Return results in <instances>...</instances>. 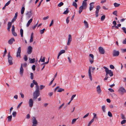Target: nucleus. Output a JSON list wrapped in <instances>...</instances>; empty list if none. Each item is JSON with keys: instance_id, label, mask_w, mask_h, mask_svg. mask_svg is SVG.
<instances>
[{"instance_id": "57", "label": "nucleus", "mask_w": 126, "mask_h": 126, "mask_svg": "<svg viewBox=\"0 0 126 126\" xmlns=\"http://www.w3.org/2000/svg\"><path fill=\"white\" fill-rule=\"evenodd\" d=\"M122 30L124 31V32L126 34V28L124 27H123L122 28Z\"/></svg>"}, {"instance_id": "31", "label": "nucleus", "mask_w": 126, "mask_h": 126, "mask_svg": "<svg viewBox=\"0 0 126 126\" xmlns=\"http://www.w3.org/2000/svg\"><path fill=\"white\" fill-rule=\"evenodd\" d=\"M93 114L94 115V117H93L92 119L93 120H94V121L95 118H97V117H96V114H95L94 113H93Z\"/></svg>"}, {"instance_id": "43", "label": "nucleus", "mask_w": 126, "mask_h": 126, "mask_svg": "<svg viewBox=\"0 0 126 126\" xmlns=\"http://www.w3.org/2000/svg\"><path fill=\"white\" fill-rule=\"evenodd\" d=\"M113 24L114 25V26H112V28H113L114 27V26L116 25V22L115 21H114L113 22Z\"/></svg>"}, {"instance_id": "13", "label": "nucleus", "mask_w": 126, "mask_h": 126, "mask_svg": "<svg viewBox=\"0 0 126 126\" xmlns=\"http://www.w3.org/2000/svg\"><path fill=\"white\" fill-rule=\"evenodd\" d=\"M119 54V52L118 51H116L114 50L113 51V56L116 57L118 56Z\"/></svg>"}, {"instance_id": "41", "label": "nucleus", "mask_w": 126, "mask_h": 126, "mask_svg": "<svg viewBox=\"0 0 126 126\" xmlns=\"http://www.w3.org/2000/svg\"><path fill=\"white\" fill-rule=\"evenodd\" d=\"M94 121L92 119L89 122L88 124V126H90L91 125V124Z\"/></svg>"}, {"instance_id": "59", "label": "nucleus", "mask_w": 126, "mask_h": 126, "mask_svg": "<svg viewBox=\"0 0 126 126\" xmlns=\"http://www.w3.org/2000/svg\"><path fill=\"white\" fill-rule=\"evenodd\" d=\"M117 11H114L113 13V14L114 15H115L116 16H117Z\"/></svg>"}, {"instance_id": "8", "label": "nucleus", "mask_w": 126, "mask_h": 126, "mask_svg": "<svg viewBox=\"0 0 126 126\" xmlns=\"http://www.w3.org/2000/svg\"><path fill=\"white\" fill-rule=\"evenodd\" d=\"M89 61L91 64L92 63L94 62V56L93 54H90L89 55Z\"/></svg>"}, {"instance_id": "30", "label": "nucleus", "mask_w": 126, "mask_h": 126, "mask_svg": "<svg viewBox=\"0 0 126 126\" xmlns=\"http://www.w3.org/2000/svg\"><path fill=\"white\" fill-rule=\"evenodd\" d=\"M69 12V11L68 9L67 8L66 10L63 13V14H67Z\"/></svg>"}, {"instance_id": "47", "label": "nucleus", "mask_w": 126, "mask_h": 126, "mask_svg": "<svg viewBox=\"0 0 126 126\" xmlns=\"http://www.w3.org/2000/svg\"><path fill=\"white\" fill-rule=\"evenodd\" d=\"M22 103L23 102H21L18 105L17 107V109H18L20 108V106H21Z\"/></svg>"}, {"instance_id": "35", "label": "nucleus", "mask_w": 126, "mask_h": 126, "mask_svg": "<svg viewBox=\"0 0 126 126\" xmlns=\"http://www.w3.org/2000/svg\"><path fill=\"white\" fill-rule=\"evenodd\" d=\"M105 18V15H103L101 16V21H103L104 20Z\"/></svg>"}, {"instance_id": "14", "label": "nucleus", "mask_w": 126, "mask_h": 126, "mask_svg": "<svg viewBox=\"0 0 126 126\" xmlns=\"http://www.w3.org/2000/svg\"><path fill=\"white\" fill-rule=\"evenodd\" d=\"M99 51L100 53L102 54H104L105 52L104 48L101 47H100L99 48Z\"/></svg>"}, {"instance_id": "37", "label": "nucleus", "mask_w": 126, "mask_h": 126, "mask_svg": "<svg viewBox=\"0 0 126 126\" xmlns=\"http://www.w3.org/2000/svg\"><path fill=\"white\" fill-rule=\"evenodd\" d=\"M108 115L110 117H112V114L111 112L110 111H109L108 112Z\"/></svg>"}, {"instance_id": "48", "label": "nucleus", "mask_w": 126, "mask_h": 126, "mask_svg": "<svg viewBox=\"0 0 126 126\" xmlns=\"http://www.w3.org/2000/svg\"><path fill=\"white\" fill-rule=\"evenodd\" d=\"M45 87V86L44 85H41L40 86V89L41 90H42Z\"/></svg>"}, {"instance_id": "55", "label": "nucleus", "mask_w": 126, "mask_h": 126, "mask_svg": "<svg viewBox=\"0 0 126 126\" xmlns=\"http://www.w3.org/2000/svg\"><path fill=\"white\" fill-rule=\"evenodd\" d=\"M73 119L72 122V124H73L76 121V120L78 119Z\"/></svg>"}, {"instance_id": "15", "label": "nucleus", "mask_w": 126, "mask_h": 126, "mask_svg": "<svg viewBox=\"0 0 126 126\" xmlns=\"http://www.w3.org/2000/svg\"><path fill=\"white\" fill-rule=\"evenodd\" d=\"M24 71V69L23 67V64L21 63L20 70V74L21 76H22Z\"/></svg>"}, {"instance_id": "27", "label": "nucleus", "mask_w": 126, "mask_h": 126, "mask_svg": "<svg viewBox=\"0 0 126 126\" xmlns=\"http://www.w3.org/2000/svg\"><path fill=\"white\" fill-rule=\"evenodd\" d=\"M42 57V56H41V58L40 59V60L38 61V62H40V61H41L42 62H44L45 61V57H44L43 59H42L41 58Z\"/></svg>"}, {"instance_id": "11", "label": "nucleus", "mask_w": 126, "mask_h": 126, "mask_svg": "<svg viewBox=\"0 0 126 126\" xmlns=\"http://www.w3.org/2000/svg\"><path fill=\"white\" fill-rule=\"evenodd\" d=\"M96 91L98 94H100L102 92L100 86V85H98L96 88Z\"/></svg>"}, {"instance_id": "26", "label": "nucleus", "mask_w": 126, "mask_h": 126, "mask_svg": "<svg viewBox=\"0 0 126 126\" xmlns=\"http://www.w3.org/2000/svg\"><path fill=\"white\" fill-rule=\"evenodd\" d=\"M11 1V0L8 1L6 3L4 6L3 7V8H5L6 6H8L10 3Z\"/></svg>"}, {"instance_id": "22", "label": "nucleus", "mask_w": 126, "mask_h": 126, "mask_svg": "<svg viewBox=\"0 0 126 126\" xmlns=\"http://www.w3.org/2000/svg\"><path fill=\"white\" fill-rule=\"evenodd\" d=\"M99 8H96V10L95 11V16L96 17H97L98 16V12H99Z\"/></svg>"}, {"instance_id": "46", "label": "nucleus", "mask_w": 126, "mask_h": 126, "mask_svg": "<svg viewBox=\"0 0 126 126\" xmlns=\"http://www.w3.org/2000/svg\"><path fill=\"white\" fill-rule=\"evenodd\" d=\"M31 79H33V75L32 73H31Z\"/></svg>"}, {"instance_id": "39", "label": "nucleus", "mask_w": 126, "mask_h": 126, "mask_svg": "<svg viewBox=\"0 0 126 126\" xmlns=\"http://www.w3.org/2000/svg\"><path fill=\"white\" fill-rule=\"evenodd\" d=\"M114 5L115 7H117L120 5V4L115 3L114 4Z\"/></svg>"}, {"instance_id": "3", "label": "nucleus", "mask_w": 126, "mask_h": 126, "mask_svg": "<svg viewBox=\"0 0 126 126\" xmlns=\"http://www.w3.org/2000/svg\"><path fill=\"white\" fill-rule=\"evenodd\" d=\"M40 95V92L34 91L33 94V99L34 100L37 98L38 96Z\"/></svg>"}, {"instance_id": "28", "label": "nucleus", "mask_w": 126, "mask_h": 126, "mask_svg": "<svg viewBox=\"0 0 126 126\" xmlns=\"http://www.w3.org/2000/svg\"><path fill=\"white\" fill-rule=\"evenodd\" d=\"M65 52V51L64 50H62L60 51L59 54L60 55L63 53H64Z\"/></svg>"}, {"instance_id": "17", "label": "nucleus", "mask_w": 126, "mask_h": 126, "mask_svg": "<svg viewBox=\"0 0 126 126\" xmlns=\"http://www.w3.org/2000/svg\"><path fill=\"white\" fill-rule=\"evenodd\" d=\"M26 15H27V17L29 18L32 16V14L31 11L28 12L26 14Z\"/></svg>"}, {"instance_id": "24", "label": "nucleus", "mask_w": 126, "mask_h": 126, "mask_svg": "<svg viewBox=\"0 0 126 126\" xmlns=\"http://www.w3.org/2000/svg\"><path fill=\"white\" fill-rule=\"evenodd\" d=\"M102 110L104 112H106V107L105 105L103 106L102 107Z\"/></svg>"}, {"instance_id": "63", "label": "nucleus", "mask_w": 126, "mask_h": 126, "mask_svg": "<svg viewBox=\"0 0 126 126\" xmlns=\"http://www.w3.org/2000/svg\"><path fill=\"white\" fill-rule=\"evenodd\" d=\"M16 18H17L14 17V18L12 19V20L11 21V22L12 23H13V22H14V21H15V20H16Z\"/></svg>"}, {"instance_id": "32", "label": "nucleus", "mask_w": 126, "mask_h": 126, "mask_svg": "<svg viewBox=\"0 0 126 126\" xmlns=\"http://www.w3.org/2000/svg\"><path fill=\"white\" fill-rule=\"evenodd\" d=\"M12 23L11 22H9L8 23L7 26L8 27H11L12 26Z\"/></svg>"}, {"instance_id": "16", "label": "nucleus", "mask_w": 126, "mask_h": 126, "mask_svg": "<svg viewBox=\"0 0 126 126\" xmlns=\"http://www.w3.org/2000/svg\"><path fill=\"white\" fill-rule=\"evenodd\" d=\"M87 4L86 2L83 1L82 5L79 8H85L87 7Z\"/></svg>"}, {"instance_id": "62", "label": "nucleus", "mask_w": 126, "mask_h": 126, "mask_svg": "<svg viewBox=\"0 0 126 126\" xmlns=\"http://www.w3.org/2000/svg\"><path fill=\"white\" fill-rule=\"evenodd\" d=\"M69 17H68L66 19V22L67 24H68L69 23Z\"/></svg>"}, {"instance_id": "36", "label": "nucleus", "mask_w": 126, "mask_h": 126, "mask_svg": "<svg viewBox=\"0 0 126 126\" xmlns=\"http://www.w3.org/2000/svg\"><path fill=\"white\" fill-rule=\"evenodd\" d=\"M64 89L61 88H60L58 90L57 92H61L63 91H64Z\"/></svg>"}, {"instance_id": "51", "label": "nucleus", "mask_w": 126, "mask_h": 126, "mask_svg": "<svg viewBox=\"0 0 126 126\" xmlns=\"http://www.w3.org/2000/svg\"><path fill=\"white\" fill-rule=\"evenodd\" d=\"M38 22L37 23L36 25H35L34 26H32V28L33 29H34L37 26L38 24Z\"/></svg>"}, {"instance_id": "29", "label": "nucleus", "mask_w": 126, "mask_h": 126, "mask_svg": "<svg viewBox=\"0 0 126 126\" xmlns=\"http://www.w3.org/2000/svg\"><path fill=\"white\" fill-rule=\"evenodd\" d=\"M94 3V2L91 3L90 4V7L89 8H93Z\"/></svg>"}, {"instance_id": "44", "label": "nucleus", "mask_w": 126, "mask_h": 126, "mask_svg": "<svg viewBox=\"0 0 126 126\" xmlns=\"http://www.w3.org/2000/svg\"><path fill=\"white\" fill-rule=\"evenodd\" d=\"M126 122V120H123L121 122V124L122 125H123L124 124H125Z\"/></svg>"}, {"instance_id": "6", "label": "nucleus", "mask_w": 126, "mask_h": 126, "mask_svg": "<svg viewBox=\"0 0 126 126\" xmlns=\"http://www.w3.org/2000/svg\"><path fill=\"white\" fill-rule=\"evenodd\" d=\"M32 121L33 124L32 126H36L38 122L36 118L34 117H33L32 119Z\"/></svg>"}, {"instance_id": "52", "label": "nucleus", "mask_w": 126, "mask_h": 126, "mask_svg": "<svg viewBox=\"0 0 126 126\" xmlns=\"http://www.w3.org/2000/svg\"><path fill=\"white\" fill-rule=\"evenodd\" d=\"M64 103H63V104L59 107L58 109H60L64 105Z\"/></svg>"}, {"instance_id": "2", "label": "nucleus", "mask_w": 126, "mask_h": 126, "mask_svg": "<svg viewBox=\"0 0 126 126\" xmlns=\"http://www.w3.org/2000/svg\"><path fill=\"white\" fill-rule=\"evenodd\" d=\"M91 68L92 69V72L93 73H94V71L95 70V68L94 67H92L89 66V68L88 70V75L89 76V78L90 80L91 81L92 80V77L91 75Z\"/></svg>"}, {"instance_id": "18", "label": "nucleus", "mask_w": 126, "mask_h": 126, "mask_svg": "<svg viewBox=\"0 0 126 126\" xmlns=\"http://www.w3.org/2000/svg\"><path fill=\"white\" fill-rule=\"evenodd\" d=\"M15 41V39L14 38H12L8 41V43L9 44L11 45L13 43V42Z\"/></svg>"}, {"instance_id": "45", "label": "nucleus", "mask_w": 126, "mask_h": 126, "mask_svg": "<svg viewBox=\"0 0 126 126\" xmlns=\"http://www.w3.org/2000/svg\"><path fill=\"white\" fill-rule=\"evenodd\" d=\"M33 83L35 85H37L38 84V83L35 80H33L32 81Z\"/></svg>"}, {"instance_id": "33", "label": "nucleus", "mask_w": 126, "mask_h": 126, "mask_svg": "<svg viewBox=\"0 0 126 126\" xmlns=\"http://www.w3.org/2000/svg\"><path fill=\"white\" fill-rule=\"evenodd\" d=\"M20 31L21 37H22L23 36V30L22 29H21Z\"/></svg>"}, {"instance_id": "5", "label": "nucleus", "mask_w": 126, "mask_h": 126, "mask_svg": "<svg viewBox=\"0 0 126 126\" xmlns=\"http://www.w3.org/2000/svg\"><path fill=\"white\" fill-rule=\"evenodd\" d=\"M118 91L122 94H123L124 93H126V91L124 88L123 87H120Z\"/></svg>"}, {"instance_id": "7", "label": "nucleus", "mask_w": 126, "mask_h": 126, "mask_svg": "<svg viewBox=\"0 0 126 126\" xmlns=\"http://www.w3.org/2000/svg\"><path fill=\"white\" fill-rule=\"evenodd\" d=\"M33 101L32 99L30 98L29 99L28 101V103L30 107L31 108L33 106Z\"/></svg>"}, {"instance_id": "34", "label": "nucleus", "mask_w": 126, "mask_h": 126, "mask_svg": "<svg viewBox=\"0 0 126 126\" xmlns=\"http://www.w3.org/2000/svg\"><path fill=\"white\" fill-rule=\"evenodd\" d=\"M72 5L76 8H77V5L76 3L74 2L72 4Z\"/></svg>"}, {"instance_id": "53", "label": "nucleus", "mask_w": 126, "mask_h": 126, "mask_svg": "<svg viewBox=\"0 0 126 126\" xmlns=\"http://www.w3.org/2000/svg\"><path fill=\"white\" fill-rule=\"evenodd\" d=\"M25 8H22L21 10V13L22 14L24 13Z\"/></svg>"}, {"instance_id": "9", "label": "nucleus", "mask_w": 126, "mask_h": 126, "mask_svg": "<svg viewBox=\"0 0 126 126\" xmlns=\"http://www.w3.org/2000/svg\"><path fill=\"white\" fill-rule=\"evenodd\" d=\"M32 48L31 46H29L28 47L27 52L28 54H31L32 52Z\"/></svg>"}, {"instance_id": "38", "label": "nucleus", "mask_w": 126, "mask_h": 126, "mask_svg": "<svg viewBox=\"0 0 126 126\" xmlns=\"http://www.w3.org/2000/svg\"><path fill=\"white\" fill-rule=\"evenodd\" d=\"M63 4V3L62 2H60L58 5V6L59 7H61Z\"/></svg>"}, {"instance_id": "58", "label": "nucleus", "mask_w": 126, "mask_h": 126, "mask_svg": "<svg viewBox=\"0 0 126 126\" xmlns=\"http://www.w3.org/2000/svg\"><path fill=\"white\" fill-rule=\"evenodd\" d=\"M24 60L25 61H26L28 59L26 55H25L24 57Z\"/></svg>"}, {"instance_id": "54", "label": "nucleus", "mask_w": 126, "mask_h": 126, "mask_svg": "<svg viewBox=\"0 0 126 126\" xmlns=\"http://www.w3.org/2000/svg\"><path fill=\"white\" fill-rule=\"evenodd\" d=\"M33 37H31V38L30 40V42L31 43L33 41Z\"/></svg>"}, {"instance_id": "60", "label": "nucleus", "mask_w": 126, "mask_h": 126, "mask_svg": "<svg viewBox=\"0 0 126 126\" xmlns=\"http://www.w3.org/2000/svg\"><path fill=\"white\" fill-rule=\"evenodd\" d=\"M83 8H79V14H80L81 12L83 10Z\"/></svg>"}, {"instance_id": "25", "label": "nucleus", "mask_w": 126, "mask_h": 126, "mask_svg": "<svg viewBox=\"0 0 126 126\" xmlns=\"http://www.w3.org/2000/svg\"><path fill=\"white\" fill-rule=\"evenodd\" d=\"M35 91L40 92L39 90V86L38 85H36V90Z\"/></svg>"}, {"instance_id": "61", "label": "nucleus", "mask_w": 126, "mask_h": 126, "mask_svg": "<svg viewBox=\"0 0 126 126\" xmlns=\"http://www.w3.org/2000/svg\"><path fill=\"white\" fill-rule=\"evenodd\" d=\"M89 114V113H87V114H86L83 117V118H86V117H87L88 116Z\"/></svg>"}, {"instance_id": "1", "label": "nucleus", "mask_w": 126, "mask_h": 126, "mask_svg": "<svg viewBox=\"0 0 126 126\" xmlns=\"http://www.w3.org/2000/svg\"><path fill=\"white\" fill-rule=\"evenodd\" d=\"M103 68L105 69V71L106 72V77L104 79V80H107L109 78L108 75L109 74L110 77H112L113 75V73L111 70H109L106 67L104 66Z\"/></svg>"}, {"instance_id": "21", "label": "nucleus", "mask_w": 126, "mask_h": 126, "mask_svg": "<svg viewBox=\"0 0 126 126\" xmlns=\"http://www.w3.org/2000/svg\"><path fill=\"white\" fill-rule=\"evenodd\" d=\"M35 58H33L32 59H31L29 58L30 62L31 63H33L35 61Z\"/></svg>"}, {"instance_id": "42", "label": "nucleus", "mask_w": 126, "mask_h": 126, "mask_svg": "<svg viewBox=\"0 0 126 126\" xmlns=\"http://www.w3.org/2000/svg\"><path fill=\"white\" fill-rule=\"evenodd\" d=\"M45 29H44L43 30H41L40 31V32L41 34H42L44 32V31H45Z\"/></svg>"}, {"instance_id": "12", "label": "nucleus", "mask_w": 126, "mask_h": 126, "mask_svg": "<svg viewBox=\"0 0 126 126\" xmlns=\"http://www.w3.org/2000/svg\"><path fill=\"white\" fill-rule=\"evenodd\" d=\"M72 38L71 34H69L68 35V41L67 43V45H69L72 41Z\"/></svg>"}, {"instance_id": "40", "label": "nucleus", "mask_w": 126, "mask_h": 126, "mask_svg": "<svg viewBox=\"0 0 126 126\" xmlns=\"http://www.w3.org/2000/svg\"><path fill=\"white\" fill-rule=\"evenodd\" d=\"M12 114L13 115V116L14 117H15L16 116V111H14V112H13L12 113Z\"/></svg>"}, {"instance_id": "4", "label": "nucleus", "mask_w": 126, "mask_h": 126, "mask_svg": "<svg viewBox=\"0 0 126 126\" xmlns=\"http://www.w3.org/2000/svg\"><path fill=\"white\" fill-rule=\"evenodd\" d=\"M8 62L10 65H12L13 64L12 62L13 59L12 57L10 55V52H9L8 54Z\"/></svg>"}, {"instance_id": "20", "label": "nucleus", "mask_w": 126, "mask_h": 126, "mask_svg": "<svg viewBox=\"0 0 126 126\" xmlns=\"http://www.w3.org/2000/svg\"><path fill=\"white\" fill-rule=\"evenodd\" d=\"M84 23L85 28H88L89 27V25L87 22L86 21L84 20Z\"/></svg>"}, {"instance_id": "50", "label": "nucleus", "mask_w": 126, "mask_h": 126, "mask_svg": "<svg viewBox=\"0 0 126 126\" xmlns=\"http://www.w3.org/2000/svg\"><path fill=\"white\" fill-rule=\"evenodd\" d=\"M15 27L14 25L12 26V32L15 31Z\"/></svg>"}, {"instance_id": "23", "label": "nucleus", "mask_w": 126, "mask_h": 126, "mask_svg": "<svg viewBox=\"0 0 126 126\" xmlns=\"http://www.w3.org/2000/svg\"><path fill=\"white\" fill-rule=\"evenodd\" d=\"M12 115H11L10 116H8L7 117L8 118V121L11 122L12 120Z\"/></svg>"}, {"instance_id": "19", "label": "nucleus", "mask_w": 126, "mask_h": 126, "mask_svg": "<svg viewBox=\"0 0 126 126\" xmlns=\"http://www.w3.org/2000/svg\"><path fill=\"white\" fill-rule=\"evenodd\" d=\"M32 18H31L29 20L26 25V26L27 27L29 26L30 23L32 22Z\"/></svg>"}, {"instance_id": "64", "label": "nucleus", "mask_w": 126, "mask_h": 126, "mask_svg": "<svg viewBox=\"0 0 126 126\" xmlns=\"http://www.w3.org/2000/svg\"><path fill=\"white\" fill-rule=\"evenodd\" d=\"M20 94L21 95V97L22 98H24V95L22 93H20Z\"/></svg>"}, {"instance_id": "10", "label": "nucleus", "mask_w": 126, "mask_h": 126, "mask_svg": "<svg viewBox=\"0 0 126 126\" xmlns=\"http://www.w3.org/2000/svg\"><path fill=\"white\" fill-rule=\"evenodd\" d=\"M21 51V47H19L16 53V56L17 57H20V53Z\"/></svg>"}, {"instance_id": "49", "label": "nucleus", "mask_w": 126, "mask_h": 126, "mask_svg": "<svg viewBox=\"0 0 126 126\" xmlns=\"http://www.w3.org/2000/svg\"><path fill=\"white\" fill-rule=\"evenodd\" d=\"M76 96V94H74L72 96L71 98V101H72V100H73V98L74 97H75Z\"/></svg>"}, {"instance_id": "56", "label": "nucleus", "mask_w": 126, "mask_h": 126, "mask_svg": "<svg viewBox=\"0 0 126 126\" xmlns=\"http://www.w3.org/2000/svg\"><path fill=\"white\" fill-rule=\"evenodd\" d=\"M12 33L15 36H16L17 35V34L15 32V31L12 32Z\"/></svg>"}]
</instances>
